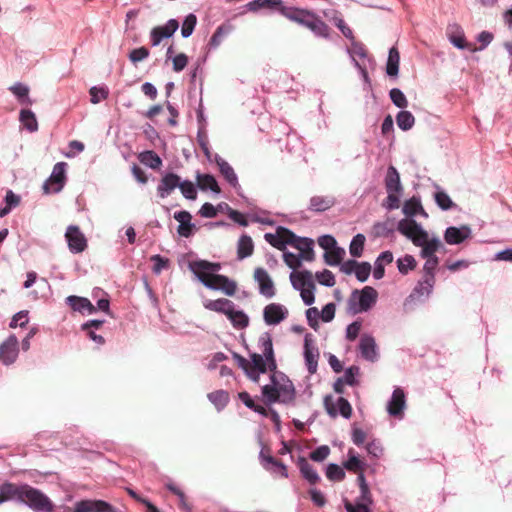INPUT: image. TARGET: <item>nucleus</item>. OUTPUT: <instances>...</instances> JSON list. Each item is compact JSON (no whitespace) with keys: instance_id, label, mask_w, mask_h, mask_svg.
Listing matches in <instances>:
<instances>
[{"instance_id":"f257e3e1","label":"nucleus","mask_w":512,"mask_h":512,"mask_svg":"<svg viewBox=\"0 0 512 512\" xmlns=\"http://www.w3.org/2000/svg\"><path fill=\"white\" fill-rule=\"evenodd\" d=\"M259 353L250 354V368L259 372L270 371V383L261 387V394L264 403L270 406L274 403L284 405H294L296 399V390L293 382L281 371H277V362L275 359L272 336L264 332L258 339Z\"/></svg>"},{"instance_id":"f03ea898","label":"nucleus","mask_w":512,"mask_h":512,"mask_svg":"<svg viewBox=\"0 0 512 512\" xmlns=\"http://www.w3.org/2000/svg\"><path fill=\"white\" fill-rule=\"evenodd\" d=\"M189 270L196 279L206 288L215 291H222L227 296H233L236 292V283L227 276L218 274L221 269L220 263L207 260H196L188 263Z\"/></svg>"},{"instance_id":"7ed1b4c3","label":"nucleus","mask_w":512,"mask_h":512,"mask_svg":"<svg viewBox=\"0 0 512 512\" xmlns=\"http://www.w3.org/2000/svg\"><path fill=\"white\" fill-rule=\"evenodd\" d=\"M282 15L293 22L307 27L318 37L327 38L329 36L328 25L313 13L303 9L288 7L282 9Z\"/></svg>"},{"instance_id":"20e7f679","label":"nucleus","mask_w":512,"mask_h":512,"mask_svg":"<svg viewBox=\"0 0 512 512\" xmlns=\"http://www.w3.org/2000/svg\"><path fill=\"white\" fill-rule=\"evenodd\" d=\"M16 501L27 505L35 512H53L51 500L43 492L28 484H16Z\"/></svg>"},{"instance_id":"39448f33","label":"nucleus","mask_w":512,"mask_h":512,"mask_svg":"<svg viewBox=\"0 0 512 512\" xmlns=\"http://www.w3.org/2000/svg\"><path fill=\"white\" fill-rule=\"evenodd\" d=\"M378 299V292L371 286L362 289H354L348 300L347 310L351 315L368 312L373 308Z\"/></svg>"},{"instance_id":"423d86ee","label":"nucleus","mask_w":512,"mask_h":512,"mask_svg":"<svg viewBox=\"0 0 512 512\" xmlns=\"http://www.w3.org/2000/svg\"><path fill=\"white\" fill-rule=\"evenodd\" d=\"M397 230L418 247L425 245L431 240L428 232L414 219H401L397 224Z\"/></svg>"},{"instance_id":"0eeeda50","label":"nucleus","mask_w":512,"mask_h":512,"mask_svg":"<svg viewBox=\"0 0 512 512\" xmlns=\"http://www.w3.org/2000/svg\"><path fill=\"white\" fill-rule=\"evenodd\" d=\"M66 168L65 162H58L54 165L50 177L43 184V191L45 194L59 193L66 182Z\"/></svg>"},{"instance_id":"6e6552de","label":"nucleus","mask_w":512,"mask_h":512,"mask_svg":"<svg viewBox=\"0 0 512 512\" xmlns=\"http://www.w3.org/2000/svg\"><path fill=\"white\" fill-rule=\"evenodd\" d=\"M284 232L288 235V239L286 240L288 245H291L295 249L299 250V255L303 258V260L309 262L314 260V241L312 239L307 237H299L291 230H284Z\"/></svg>"},{"instance_id":"1a4fd4ad","label":"nucleus","mask_w":512,"mask_h":512,"mask_svg":"<svg viewBox=\"0 0 512 512\" xmlns=\"http://www.w3.org/2000/svg\"><path fill=\"white\" fill-rule=\"evenodd\" d=\"M19 354V342L14 334L0 344V361L3 365L9 366L13 364Z\"/></svg>"},{"instance_id":"9d476101","label":"nucleus","mask_w":512,"mask_h":512,"mask_svg":"<svg viewBox=\"0 0 512 512\" xmlns=\"http://www.w3.org/2000/svg\"><path fill=\"white\" fill-rule=\"evenodd\" d=\"M406 408V395L402 388L395 387L387 403V412L391 417L403 419Z\"/></svg>"},{"instance_id":"9b49d317","label":"nucleus","mask_w":512,"mask_h":512,"mask_svg":"<svg viewBox=\"0 0 512 512\" xmlns=\"http://www.w3.org/2000/svg\"><path fill=\"white\" fill-rule=\"evenodd\" d=\"M303 355L309 374H315L318 368L319 350L314 345L313 335L310 333L304 337Z\"/></svg>"},{"instance_id":"f8f14e48","label":"nucleus","mask_w":512,"mask_h":512,"mask_svg":"<svg viewBox=\"0 0 512 512\" xmlns=\"http://www.w3.org/2000/svg\"><path fill=\"white\" fill-rule=\"evenodd\" d=\"M65 238L70 252L78 254L87 247V240L80 228L76 225H70L66 229Z\"/></svg>"},{"instance_id":"ddd939ff","label":"nucleus","mask_w":512,"mask_h":512,"mask_svg":"<svg viewBox=\"0 0 512 512\" xmlns=\"http://www.w3.org/2000/svg\"><path fill=\"white\" fill-rule=\"evenodd\" d=\"M361 357L368 362H376L379 358L375 338L371 334H362L358 344Z\"/></svg>"},{"instance_id":"4468645a","label":"nucleus","mask_w":512,"mask_h":512,"mask_svg":"<svg viewBox=\"0 0 512 512\" xmlns=\"http://www.w3.org/2000/svg\"><path fill=\"white\" fill-rule=\"evenodd\" d=\"M179 27L176 19H170L166 24L154 27L150 32L152 46H158L164 38H170Z\"/></svg>"},{"instance_id":"2eb2a0df","label":"nucleus","mask_w":512,"mask_h":512,"mask_svg":"<svg viewBox=\"0 0 512 512\" xmlns=\"http://www.w3.org/2000/svg\"><path fill=\"white\" fill-rule=\"evenodd\" d=\"M288 309L279 303H270L263 310V318L267 325H277L288 316Z\"/></svg>"},{"instance_id":"dca6fc26","label":"nucleus","mask_w":512,"mask_h":512,"mask_svg":"<svg viewBox=\"0 0 512 512\" xmlns=\"http://www.w3.org/2000/svg\"><path fill=\"white\" fill-rule=\"evenodd\" d=\"M472 230L468 225L450 226L444 232V240L449 245H458L470 238Z\"/></svg>"},{"instance_id":"f3484780","label":"nucleus","mask_w":512,"mask_h":512,"mask_svg":"<svg viewBox=\"0 0 512 512\" xmlns=\"http://www.w3.org/2000/svg\"><path fill=\"white\" fill-rule=\"evenodd\" d=\"M214 161L224 179L236 190L238 195H240L241 186L233 167L218 154L214 155Z\"/></svg>"},{"instance_id":"a211bd4d","label":"nucleus","mask_w":512,"mask_h":512,"mask_svg":"<svg viewBox=\"0 0 512 512\" xmlns=\"http://www.w3.org/2000/svg\"><path fill=\"white\" fill-rule=\"evenodd\" d=\"M254 278L259 284V292L266 298H272L275 295L273 281L264 268H256Z\"/></svg>"},{"instance_id":"6ab92c4d","label":"nucleus","mask_w":512,"mask_h":512,"mask_svg":"<svg viewBox=\"0 0 512 512\" xmlns=\"http://www.w3.org/2000/svg\"><path fill=\"white\" fill-rule=\"evenodd\" d=\"M181 178L173 173H166L160 180L157 186V194L160 198L168 197L175 188L179 187Z\"/></svg>"},{"instance_id":"aec40b11","label":"nucleus","mask_w":512,"mask_h":512,"mask_svg":"<svg viewBox=\"0 0 512 512\" xmlns=\"http://www.w3.org/2000/svg\"><path fill=\"white\" fill-rule=\"evenodd\" d=\"M435 283L436 280L422 276L410 294V298H414L420 302L426 301L432 294Z\"/></svg>"},{"instance_id":"412c9836","label":"nucleus","mask_w":512,"mask_h":512,"mask_svg":"<svg viewBox=\"0 0 512 512\" xmlns=\"http://www.w3.org/2000/svg\"><path fill=\"white\" fill-rule=\"evenodd\" d=\"M290 282L292 287L300 291V289L316 288L313 281L312 272L309 270L293 271L290 273Z\"/></svg>"},{"instance_id":"4be33fe9","label":"nucleus","mask_w":512,"mask_h":512,"mask_svg":"<svg viewBox=\"0 0 512 512\" xmlns=\"http://www.w3.org/2000/svg\"><path fill=\"white\" fill-rule=\"evenodd\" d=\"M66 303L72 310L77 311L83 315H92L96 313V307L91 303L88 298L70 295L66 298Z\"/></svg>"},{"instance_id":"5701e85b","label":"nucleus","mask_w":512,"mask_h":512,"mask_svg":"<svg viewBox=\"0 0 512 512\" xmlns=\"http://www.w3.org/2000/svg\"><path fill=\"white\" fill-rule=\"evenodd\" d=\"M174 219L179 222V226L177 229L178 234L181 237L188 238L193 234V229L195 225L191 222L192 216L186 211H177L173 215Z\"/></svg>"},{"instance_id":"b1692460","label":"nucleus","mask_w":512,"mask_h":512,"mask_svg":"<svg viewBox=\"0 0 512 512\" xmlns=\"http://www.w3.org/2000/svg\"><path fill=\"white\" fill-rule=\"evenodd\" d=\"M245 8L250 12H258L262 9L270 11H279L282 14V9L287 8L283 5L282 0H253L245 5Z\"/></svg>"},{"instance_id":"393cba45","label":"nucleus","mask_w":512,"mask_h":512,"mask_svg":"<svg viewBox=\"0 0 512 512\" xmlns=\"http://www.w3.org/2000/svg\"><path fill=\"white\" fill-rule=\"evenodd\" d=\"M385 189L387 192H403V186L400 180L398 170L390 165L384 178Z\"/></svg>"},{"instance_id":"a878e982","label":"nucleus","mask_w":512,"mask_h":512,"mask_svg":"<svg viewBox=\"0 0 512 512\" xmlns=\"http://www.w3.org/2000/svg\"><path fill=\"white\" fill-rule=\"evenodd\" d=\"M447 35L451 44L454 45L456 48L460 50L468 48L464 32L458 24L454 23L449 25L447 28Z\"/></svg>"},{"instance_id":"bb28decb","label":"nucleus","mask_w":512,"mask_h":512,"mask_svg":"<svg viewBox=\"0 0 512 512\" xmlns=\"http://www.w3.org/2000/svg\"><path fill=\"white\" fill-rule=\"evenodd\" d=\"M297 466L303 478L310 484H316L320 480V476L316 469L304 457H299Z\"/></svg>"},{"instance_id":"cd10ccee","label":"nucleus","mask_w":512,"mask_h":512,"mask_svg":"<svg viewBox=\"0 0 512 512\" xmlns=\"http://www.w3.org/2000/svg\"><path fill=\"white\" fill-rule=\"evenodd\" d=\"M284 230L289 229L280 226L277 228L276 234L266 233L264 235V239L273 247L279 250H285L286 245H288V242H286L288 235L284 232Z\"/></svg>"},{"instance_id":"c85d7f7f","label":"nucleus","mask_w":512,"mask_h":512,"mask_svg":"<svg viewBox=\"0 0 512 512\" xmlns=\"http://www.w3.org/2000/svg\"><path fill=\"white\" fill-rule=\"evenodd\" d=\"M234 303L226 298H221L217 300H205L203 302V306L210 311H215L218 313H223L227 315V313L231 312L232 305Z\"/></svg>"},{"instance_id":"c756f323","label":"nucleus","mask_w":512,"mask_h":512,"mask_svg":"<svg viewBox=\"0 0 512 512\" xmlns=\"http://www.w3.org/2000/svg\"><path fill=\"white\" fill-rule=\"evenodd\" d=\"M335 204L332 196H313L310 199L309 209L314 212H324Z\"/></svg>"},{"instance_id":"7c9ffc66","label":"nucleus","mask_w":512,"mask_h":512,"mask_svg":"<svg viewBox=\"0 0 512 512\" xmlns=\"http://www.w3.org/2000/svg\"><path fill=\"white\" fill-rule=\"evenodd\" d=\"M103 500L83 499L74 504L71 512H101Z\"/></svg>"},{"instance_id":"2f4dec72","label":"nucleus","mask_w":512,"mask_h":512,"mask_svg":"<svg viewBox=\"0 0 512 512\" xmlns=\"http://www.w3.org/2000/svg\"><path fill=\"white\" fill-rule=\"evenodd\" d=\"M254 244L252 238L246 234L242 235L237 243V258L243 260L252 255Z\"/></svg>"},{"instance_id":"473e14b6","label":"nucleus","mask_w":512,"mask_h":512,"mask_svg":"<svg viewBox=\"0 0 512 512\" xmlns=\"http://www.w3.org/2000/svg\"><path fill=\"white\" fill-rule=\"evenodd\" d=\"M402 212L407 217H414L417 214H421L424 217L428 216L422 207L421 201L416 197H412L409 200L405 201L403 208H402Z\"/></svg>"},{"instance_id":"72a5a7b5","label":"nucleus","mask_w":512,"mask_h":512,"mask_svg":"<svg viewBox=\"0 0 512 512\" xmlns=\"http://www.w3.org/2000/svg\"><path fill=\"white\" fill-rule=\"evenodd\" d=\"M226 316L236 328H246L249 324L248 316L243 310L236 309L235 304L232 305L231 312L227 313Z\"/></svg>"},{"instance_id":"f704fd0d","label":"nucleus","mask_w":512,"mask_h":512,"mask_svg":"<svg viewBox=\"0 0 512 512\" xmlns=\"http://www.w3.org/2000/svg\"><path fill=\"white\" fill-rule=\"evenodd\" d=\"M400 55L395 47L390 48L386 63V74L389 77H397L399 73Z\"/></svg>"},{"instance_id":"c9c22d12","label":"nucleus","mask_w":512,"mask_h":512,"mask_svg":"<svg viewBox=\"0 0 512 512\" xmlns=\"http://www.w3.org/2000/svg\"><path fill=\"white\" fill-rule=\"evenodd\" d=\"M197 180H198V186L201 190H203V191L210 190L215 194H219L221 192L218 182L213 175L198 174Z\"/></svg>"},{"instance_id":"e433bc0d","label":"nucleus","mask_w":512,"mask_h":512,"mask_svg":"<svg viewBox=\"0 0 512 512\" xmlns=\"http://www.w3.org/2000/svg\"><path fill=\"white\" fill-rule=\"evenodd\" d=\"M441 248H444L443 243L438 237L434 236L428 243L421 246L420 256L423 259L437 257L435 253Z\"/></svg>"},{"instance_id":"4c0bfd02","label":"nucleus","mask_w":512,"mask_h":512,"mask_svg":"<svg viewBox=\"0 0 512 512\" xmlns=\"http://www.w3.org/2000/svg\"><path fill=\"white\" fill-rule=\"evenodd\" d=\"M396 124L402 131H409L415 124V117L410 111L401 110L396 115Z\"/></svg>"},{"instance_id":"58836bf2","label":"nucleus","mask_w":512,"mask_h":512,"mask_svg":"<svg viewBox=\"0 0 512 512\" xmlns=\"http://www.w3.org/2000/svg\"><path fill=\"white\" fill-rule=\"evenodd\" d=\"M348 459L343 463V467L350 472H360L364 470L365 463L361 461L353 449L347 453Z\"/></svg>"},{"instance_id":"ea45409f","label":"nucleus","mask_w":512,"mask_h":512,"mask_svg":"<svg viewBox=\"0 0 512 512\" xmlns=\"http://www.w3.org/2000/svg\"><path fill=\"white\" fill-rule=\"evenodd\" d=\"M22 125L29 131L35 132L38 129V122L35 114L29 109H22L19 116Z\"/></svg>"},{"instance_id":"a19ab883","label":"nucleus","mask_w":512,"mask_h":512,"mask_svg":"<svg viewBox=\"0 0 512 512\" xmlns=\"http://www.w3.org/2000/svg\"><path fill=\"white\" fill-rule=\"evenodd\" d=\"M139 160L143 165L151 169H158L162 165L161 158L151 150L140 153Z\"/></svg>"},{"instance_id":"79ce46f5","label":"nucleus","mask_w":512,"mask_h":512,"mask_svg":"<svg viewBox=\"0 0 512 512\" xmlns=\"http://www.w3.org/2000/svg\"><path fill=\"white\" fill-rule=\"evenodd\" d=\"M207 397L218 411H221L229 402V394L224 390L211 392Z\"/></svg>"},{"instance_id":"37998d69","label":"nucleus","mask_w":512,"mask_h":512,"mask_svg":"<svg viewBox=\"0 0 512 512\" xmlns=\"http://www.w3.org/2000/svg\"><path fill=\"white\" fill-rule=\"evenodd\" d=\"M11 92L17 97L21 104L30 105L31 99L29 98V88L22 83H15L10 87Z\"/></svg>"},{"instance_id":"c03bdc74","label":"nucleus","mask_w":512,"mask_h":512,"mask_svg":"<svg viewBox=\"0 0 512 512\" xmlns=\"http://www.w3.org/2000/svg\"><path fill=\"white\" fill-rule=\"evenodd\" d=\"M344 256L345 250L343 248L337 247L329 250V252H325L324 260L329 266H337L340 265Z\"/></svg>"},{"instance_id":"a18cd8bd","label":"nucleus","mask_w":512,"mask_h":512,"mask_svg":"<svg viewBox=\"0 0 512 512\" xmlns=\"http://www.w3.org/2000/svg\"><path fill=\"white\" fill-rule=\"evenodd\" d=\"M394 231V224L390 220L384 222H376L373 225V232L377 237H388L392 235Z\"/></svg>"},{"instance_id":"49530a36","label":"nucleus","mask_w":512,"mask_h":512,"mask_svg":"<svg viewBox=\"0 0 512 512\" xmlns=\"http://www.w3.org/2000/svg\"><path fill=\"white\" fill-rule=\"evenodd\" d=\"M365 240H366L365 236L361 233L356 234L352 238V240L350 242V246H349V252H350L351 256L360 257L362 255Z\"/></svg>"},{"instance_id":"de8ad7c7","label":"nucleus","mask_w":512,"mask_h":512,"mask_svg":"<svg viewBox=\"0 0 512 512\" xmlns=\"http://www.w3.org/2000/svg\"><path fill=\"white\" fill-rule=\"evenodd\" d=\"M9 500H16V484L5 482L0 485V504Z\"/></svg>"},{"instance_id":"09e8293b","label":"nucleus","mask_w":512,"mask_h":512,"mask_svg":"<svg viewBox=\"0 0 512 512\" xmlns=\"http://www.w3.org/2000/svg\"><path fill=\"white\" fill-rule=\"evenodd\" d=\"M416 264L415 258L409 254H406L404 257L397 260L398 271L403 275H406L409 271L415 269Z\"/></svg>"},{"instance_id":"8fccbe9b","label":"nucleus","mask_w":512,"mask_h":512,"mask_svg":"<svg viewBox=\"0 0 512 512\" xmlns=\"http://www.w3.org/2000/svg\"><path fill=\"white\" fill-rule=\"evenodd\" d=\"M436 204L443 211L450 210L455 206L450 196L443 190H437L434 194Z\"/></svg>"},{"instance_id":"3c124183","label":"nucleus","mask_w":512,"mask_h":512,"mask_svg":"<svg viewBox=\"0 0 512 512\" xmlns=\"http://www.w3.org/2000/svg\"><path fill=\"white\" fill-rule=\"evenodd\" d=\"M325 474L330 481L339 482L345 478L344 469L335 463H330L327 465Z\"/></svg>"},{"instance_id":"603ef678","label":"nucleus","mask_w":512,"mask_h":512,"mask_svg":"<svg viewBox=\"0 0 512 512\" xmlns=\"http://www.w3.org/2000/svg\"><path fill=\"white\" fill-rule=\"evenodd\" d=\"M425 263L423 265V274L425 278L436 280L435 273L437 270V267L439 265V258H425Z\"/></svg>"},{"instance_id":"864d4df0","label":"nucleus","mask_w":512,"mask_h":512,"mask_svg":"<svg viewBox=\"0 0 512 512\" xmlns=\"http://www.w3.org/2000/svg\"><path fill=\"white\" fill-rule=\"evenodd\" d=\"M389 97L392 103L400 109H405L408 106V100L399 88H392L389 91Z\"/></svg>"},{"instance_id":"5fc2aeb1","label":"nucleus","mask_w":512,"mask_h":512,"mask_svg":"<svg viewBox=\"0 0 512 512\" xmlns=\"http://www.w3.org/2000/svg\"><path fill=\"white\" fill-rule=\"evenodd\" d=\"M228 29H226L223 25L217 27L213 35L211 36L208 47L209 49L215 50L217 49L223 41V38L228 34Z\"/></svg>"},{"instance_id":"6e6d98bb","label":"nucleus","mask_w":512,"mask_h":512,"mask_svg":"<svg viewBox=\"0 0 512 512\" xmlns=\"http://www.w3.org/2000/svg\"><path fill=\"white\" fill-rule=\"evenodd\" d=\"M360 374V368L356 365H352L345 369L344 375L340 377L346 385L355 386L358 383L357 377Z\"/></svg>"},{"instance_id":"4d7b16f0","label":"nucleus","mask_w":512,"mask_h":512,"mask_svg":"<svg viewBox=\"0 0 512 512\" xmlns=\"http://www.w3.org/2000/svg\"><path fill=\"white\" fill-rule=\"evenodd\" d=\"M197 23V18L194 14H188L182 24L181 35L183 38H188L192 35Z\"/></svg>"},{"instance_id":"13d9d810","label":"nucleus","mask_w":512,"mask_h":512,"mask_svg":"<svg viewBox=\"0 0 512 512\" xmlns=\"http://www.w3.org/2000/svg\"><path fill=\"white\" fill-rule=\"evenodd\" d=\"M182 193V195L188 199V200H195L197 198V190L195 185L189 181L184 180L180 181L179 187H178Z\"/></svg>"},{"instance_id":"bf43d9fd","label":"nucleus","mask_w":512,"mask_h":512,"mask_svg":"<svg viewBox=\"0 0 512 512\" xmlns=\"http://www.w3.org/2000/svg\"><path fill=\"white\" fill-rule=\"evenodd\" d=\"M355 276L359 282H365L368 280L369 275L371 273V265L369 262H357V267L355 268Z\"/></svg>"},{"instance_id":"052dcab7","label":"nucleus","mask_w":512,"mask_h":512,"mask_svg":"<svg viewBox=\"0 0 512 512\" xmlns=\"http://www.w3.org/2000/svg\"><path fill=\"white\" fill-rule=\"evenodd\" d=\"M149 54V50L146 47L142 46L130 51V53L128 54V58L133 64H137L147 59L149 57Z\"/></svg>"},{"instance_id":"680f3d73","label":"nucleus","mask_w":512,"mask_h":512,"mask_svg":"<svg viewBox=\"0 0 512 512\" xmlns=\"http://www.w3.org/2000/svg\"><path fill=\"white\" fill-rule=\"evenodd\" d=\"M315 277L323 286L333 287L335 285V276L330 270L324 269L321 272H317Z\"/></svg>"},{"instance_id":"e2e57ef3","label":"nucleus","mask_w":512,"mask_h":512,"mask_svg":"<svg viewBox=\"0 0 512 512\" xmlns=\"http://www.w3.org/2000/svg\"><path fill=\"white\" fill-rule=\"evenodd\" d=\"M150 260L154 263L152 270L156 275L169 267V259L159 254L151 256Z\"/></svg>"},{"instance_id":"0e129e2a","label":"nucleus","mask_w":512,"mask_h":512,"mask_svg":"<svg viewBox=\"0 0 512 512\" xmlns=\"http://www.w3.org/2000/svg\"><path fill=\"white\" fill-rule=\"evenodd\" d=\"M347 53L350 55L353 64L354 60H356L355 56H358L359 58L363 59L367 57V52L364 46L354 41V39L352 40L351 47L347 48Z\"/></svg>"},{"instance_id":"69168bd1","label":"nucleus","mask_w":512,"mask_h":512,"mask_svg":"<svg viewBox=\"0 0 512 512\" xmlns=\"http://www.w3.org/2000/svg\"><path fill=\"white\" fill-rule=\"evenodd\" d=\"M283 259L286 265L294 271L301 266L303 260L299 254H294L292 252H284Z\"/></svg>"},{"instance_id":"338daca9","label":"nucleus","mask_w":512,"mask_h":512,"mask_svg":"<svg viewBox=\"0 0 512 512\" xmlns=\"http://www.w3.org/2000/svg\"><path fill=\"white\" fill-rule=\"evenodd\" d=\"M90 101L93 104L99 103L101 100L106 99L108 96V90L105 87L93 86L89 90Z\"/></svg>"},{"instance_id":"774afa93","label":"nucleus","mask_w":512,"mask_h":512,"mask_svg":"<svg viewBox=\"0 0 512 512\" xmlns=\"http://www.w3.org/2000/svg\"><path fill=\"white\" fill-rule=\"evenodd\" d=\"M401 194L402 192H387V197L383 206L387 210H395L399 208Z\"/></svg>"}]
</instances>
